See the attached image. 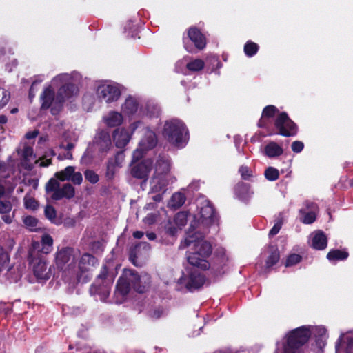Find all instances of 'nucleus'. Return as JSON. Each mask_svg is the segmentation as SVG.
I'll return each instance as SVG.
<instances>
[{
    "label": "nucleus",
    "instance_id": "1",
    "mask_svg": "<svg viewBox=\"0 0 353 353\" xmlns=\"http://www.w3.org/2000/svg\"><path fill=\"white\" fill-rule=\"evenodd\" d=\"M54 176L57 179L51 178L45 187L46 193L50 195L51 199L58 201L63 198L70 199L74 197V187L70 183H65L60 188L57 179L61 181H71L74 185H80L83 181L81 173L76 172L74 167L68 166L64 170L56 172Z\"/></svg>",
    "mask_w": 353,
    "mask_h": 353
},
{
    "label": "nucleus",
    "instance_id": "2",
    "mask_svg": "<svg viewBox=\"0 0 353 353\" xmlns=\"http://www.w3.org/2000/svg\"><path fill=\"white\" fill-rule=\"evenodd\" d=\"M78 88L73 83H65L58 90L57 96L54 97V92L51 86L44 89L41 94V109L46 110L50 108V112L52 115H57L63 108L64 101L78 93Z\"/></svg>",
    "mask_w": 353,
    "mask_h": 353
},
{
    "label": "nucleus",
    "instance_id": "3",
    "mask_svg": "<svg viewBox=\"0 0 353 353\" xmlns=\"http://www.w3.org/2000/svg\"><path fill=\"white\" fill-rule=\"evenodd\" d=\"M163 134L170 143L179 148L183 147L188 141V130L184 123L178 119L166 121Z\"/></svg>",
    "mask_w": 353,
    "mask_h": 353
},
{
    "label": "nucleus",
    "instance_id": "4",
    "mask_svg": "<svg viewBox=\"0 0 353 353\" xmlns=\"http://www.w3.org/2000/svg\"><path fill=\"white\" fill-rule=\"evenodd\" d=\"M310 337V327L301 326L292 330L287 335V343L283 353H302L301 347Z\"/></svg>",
    "mask_w": 353,
    "mask_h": 353
},
{
    "label": "nucleus",
    "instance_id": "5",
    "mask_svg": "<svg viewBox=\"0 0 353 353\" xmlns=\"http://www.w3.org/2000/svg\"><path fill=\"white\" fill-rule=\"evenodd\" d=\"M39 244L34 243L32 248L29 251L28 260L35 277L37 279L48 280L51 275L50 268H48L46 262L39 252Z\"/></svg>",
    "mask_w": 353,
    "mask_h": 353
},
{
    "label": "nucleus",
    "instance_id": "6",
    "mask_svg": "<svg viewBox=\"0 0 353 353\" xmlns=\"http://www.w3.org/2000/svg\"><path fill=\"white\" fill-rule=\"evenodd\" d=\"M194 230H190L188 232V236L181 242L180 249H185L192 246V253H198L199 255L203 256H210L212 253L211 245L203 240V235L200 232L193 233Z\"/></svg>",
    "mask_w": 353,
    "mask_h": 353
},
{
    "label": "nucleus",
    "instance_id": "7",
    "mask_svg": "<svg viewBox=\"0 0 353 353\" xmlns=\"http://www.w3.org/2000/svg\"><path fill=\"white\" fill-rule=\"evenodd\" d=\"M79 256V252L78 250L69 247L63 248L56 253V265L64 272H74Z\"/></svg>",
    "mask_w": 353,
    "mask_h": 353
},
{
    "label": "nucleus",
    "instance_id": "8",
    "mask_svg": "<svg viewBox=\"0 0 353 353\" xmlns=\"http://www.w3.org/2000/svg\"><path fill=\"white\" fill-rule=\"evenodd\" d=\"M216 219L214 210L209 201H205L200 208L198 214L194 216V221L190 225V230H194L196 228H205L212 224ZM200 232V230H199Z\"/></svg>",
    "mask_w": 353,
    "mask_h": 353
},
{
    "label": "nucleus",
    "instance_id": "9",
    "mask_svg": "<svg viewBox=\"0 0 353 353\" xmlns=\"http://www.w3.org/2000/svg\"><path fill=\"white\" fill-rule=\"evenodd\" d=\"M176 181L174 176H163L152 175L150 179V193L156 194L152 199L156 202L163 200V196L168 190V186Z\"/></svg>",
    "mask_w": 353,
    "mask_h": 353
},
{
    "label": "nucleus",
    "instance_id": "10",
    "mask_svg": "<svg viewBox=\"0 0 353 353\" xmlns=\"http://www.w3.org/2000/svg\"><path fill=\"white\" fill-rule=\"evenodd\" d=\"M112 283L113 278L108 275V268L104 265L101 269L100 274L92 284L91 290L106 298L110 294Z\"/></svg>",
    "mask_w": 353,
    "mask_h": 353
},
{
    "label": "nucleus",
    "instance_id": "11",
    "mask_svg": "<svg viewBox=\"0 0 353 353\" xmlns=\"http://www.w3.org/2000/svg\"><path fill=\"white\" fill-rule=\"evenodd\" d=\"M125 274L129 277L132 288L138 293H144L149 289L151 277L148 274H139L133 270L125 269Z\"/></svg>",
    "mask_w": 353,
    "mask_h": 353
},
{
    "label": "nucleus",
    "instance_id": "12",
    "mask_svg": "<svg viewBox=\"0 0 353 353\" xmlns=\"http://www.w3.org/2000/svg\"><path fill=\"white\" fill-rule=\"evenodd\" d=\"M153 168V161L150 159H146L132 165L130 173L136 179L143 181L141 186L146 185L149 174Z\"/></svg>",
    "mask_w": 353,
    "mask_h": 353
},
{
    "label": "nucleus",
    "instance_id": "13",
    "mask_svg": "<svg viewBox=\"0 0 353 353\" xmlns=\"http://www.w3.org/2000/svg\"><path fill=\"white\" fill-rule=\"evenodd\" d=\"M274 125L279 134L285 137L294 136L296 133L295 123L288 117L285 112L281 113L275 120Z\"/></svg>",
    "mask_w": 353,
    "mask_h": 353
},
{
    "label": "nucleus",
    "instance_id": "14",
    "mask_svg": "<svg viewBox=\"0 0 353 353\" xmlns=\"http://www.w3.org/2000/svg\"><path fill=\"white\" fill-rule=\"evenodd\" d=\"M131 283L124 270L122 276L119 279L114 292L115 302L120 304L123 302L130 292Z\"/></svg>",
    "mask_w": 353,
    "mask_h": 353
},
{
    "label": "nucleus",
    "instance_id": "15",
    "mask_svg": "<svg viewBox=\"0 0 353 353\" xmlns=\"http://www.w3.org/2000/svg\"><path fill=\"white\" fill-rule=\"evenodd\" d=\"M154 173L152 175L163 176H173L170 172L171 161L169 157L165 154H160L154 165L153 164Z\"/></svg>",
    "mask_w": 353,
    "mask_h": 353
},
{
    "label": "nucleus",
    "instance_id": "16",
    "mask_svg": "<svg viewBox=\"0 0 353 353\" xmlns=\"http://www.w3.org/2000/svg\"><path fill=\"white\" fill-rule=\"evenodd\" d=\"M97 96L106 103H110L117 100L120 96L119 90L114 85L104 84L98 87Z\"/></svg>",
    "mask_w": 353,
    "mask_h": 353
},
{
    "label": "nucleus",
    "instance_id": "17",
    "mask_svg": "<svg viewBox=\"0 0 353 353\" xmlns=\"http://www.w3.org/2000/svg\"><path fill=\"white\" fill-rule=\"evenodd\" d=\"M157 139L154 132L147 129L144 137L140 141L139 148L137 149L133 153L134 158L138 159L142 155V151L148 150L153 148L157 145Z\"/></svg>",
    "mask_w": 353,
    "mask_h": 353
},
{
    "label": "nucleus",
    "instance_id": "18",
    "mask_svg": "<svg viewBox=\"0 0 353 353\" xmlns=\"http://www.w3.org/2000/svg\"><path fill=\"white\" fill-rule=\"evenodd\" d=\"M93 143L100 152H107L112 146L110 134L104 130L99 131L96 134Z\"/></svg>",
    "mask_w": 353,
    "mask_h": 353
},
{
    "label": "nucleus",
    "instance_id": "19",
    "mask_svg": "<svg viewBox=\"0 0 353 353\" xmlns=\"http://www.w3.org/2000/svg\"><path fill=\"white\" fill-rule=\"evenodd\" d=\"M124 160L123 153L117 152L116 155L108 160L106 168V176L111 179L114 177L117 169L121 167Z\"/></svg>",
    "mask_w": 353,
    "mask_h": 353
},
{
    "label": "nucleus",
    "instance_id": "20",
    "mask_svg": "<svg viewBox=\"0 0 353 353\" xmlns=\"http://www.w3.org/2000/svg\"><path fill=\"white\" fill-rule=\"evenodd\" d=\"M22 158L21 165L28 170H31L33 168V161L34 163H38V161L35 159L36 155L34 154L32 148L27 145L23 146Z\"/></svg>",
    "mask_w": 353,
    "mask_h": 353
},
{
    "label": "nucleus",
    "instance_id": "21",
    "mask_svg": "<svg viewBox=\"0 0 353 353\" xmlns=\"http://www.w3.org/2000/svg\"><path fill=\"white\" fill-rule=\"evenodd\" d=\"M208 257L209 256L199 255L198 253L190 252L187 256V259L190 265L201 270H205L210 268V263L207 260Z\"/></svg>",
    "mask_w": 353,
    "mask_h": 353
},
{
    "label": "nucleus",
    "instance_id": "22",
    "mask_svg": "<svg viewBox=\"0 0 353 353\" xmlns=\"http://www.w3.org/2000/svg\"><path fill=\"white\" fill-rule=\"evenodd\" d=\"M310 327V336L316 338V343L319 347L322 348L326 344L327 339V330L323 326H307Z\"/></svg>",
    "mask_w": 353,
    "mask_h": 353
},
{
    "label": "nucleus",
    "instance_id": "23",
    "mask_svg": "<svg viewBox=\"0 0 353 353\" xmlns=\"http://www.w3.org/2000/svg\"><path fill=\"white\" fill-rule=\"evenodd\" d=\"M98 263L97 259L92 254H83L79 262V270L83 274L89 272L91 268L95 266Z\"/></svg>",
    "mask_w": 353,
    "mask_h": 353
},
{
    "label": "nucleus",
    "instance_id": "24",
    "mask_svg": "<svg viewBox=\"0 0 353 353\" xmlns=\"http://www.w3.org/2000/svg\"><path fill=\"white\" fill-rule=\"evenodd\" d=\"M188 35L198 49L202 50L205 47V38L197 28L194 27L189 28L188 30Z\"/></svg>",
    "mask_w": 353,
    "mask_h": 353
},
{
    "label": "nucleus",
    "instance_id": "25",
    "mask_svg": "<svg viewBox=\"0 0 353 353\" xmlns=\"http://www.w3.org/2000/svg\"><path fill=\"white\" fill-rule=\"evenodd\" d=\"M113 140L117 148L125 147L130 140V134L123 128H118L114 131Z\"/></svg>",
    "mask_w": 353,
    "mask_h": 353
},
{
    "label": "nucleus",
    "instance_id": "26",
    "mask_svg": "<svg viewBox=\"0 0 353 353\" xmlns=\"http://www.w3.org/2000/svg\"><path fill=\"white\" fill-rule=\"evenodd\" d=\"M205 282L204 276L199 272L194 271L190 273L188 281L185 283L186 288L192 291L201 287Z\"/></svg>",
    "mask_w": 353,
    "mask_h": 353
},
{
    "label": "nucleus",
    "instance_id": "27",
    "mask_svg": "<svg viewBox=\"0 0 353 353\" xmlns=\"http://www.w3.org/2000/svg\"><path fill=\"white\" fill-rule=\"evenodd\" d=\"M327 244V239L322 231H317L312 234V247L315 250H324Z\"/></svg>",
    "mask_w": 353,
    "mask_h": 353
},
{
    "label": "nucleus",
    "instance_id": "28",
    "mask_svg": "<svg viewBox=\"0 0 353 353\" xmlns=\"http://www.w3.org/2000/svg\"><path fill=\"white\" fill-rule=\"evenodd\" d=\"M23 270V267L20 264L8 266L4 274L10 282H17L22 276Z\"/></svg>",
    "mask_w": 353,
    "mask_h": 353
},
{
    "label": "nucleus",
    "instance_id": "29",
    "mask_svg": "<svg viewBox=\"0 0 353 353\" xmlns=\"http://www.w3.org/2000/svg\"><path fill=\"white\" fill-rule=\"evenodd\" d=\"M103 120L109 127H115L121 124L123 117L121 114L117 112H111L104 117Z\"/></svg>",
    "mask_w": 353,
    "mask_h": 353
},
{
    "label": "nucleus",
    "instance_id": "30",
    "mask_svg": "<svg viewBox=\"0 0 353 353\" xmlns=\"http://www.w3.org/2000/svg\"><path fill=\"white\" fill-rule=\"evenodd\" d=\"M283 149L275 142H270L264 148V152L270 158L279 157L283 154Z\"/></svg>",
    "mask_w": 353,
    "mask_h": 353
},
{
    "label": "nucleus",
    "instance_id": "31",
    "mask_svg": "<svg viewBox=\"0 0 353 353\" xmlns=\"http://www.w3.org/2000/svg\"><path fill=\"white\" fill-rule=\"evenodd\" d=\"M236 193L241 200L246 201L253 194V192L250 190V187L248 184L241 183L236 187Z\"/></svg>",
    "mask_w": 353,
    "mask_h": 353
},
{
    "label": "nucleus",
    "instance_id": "32",
    "mask_svg": "<svg viewBox=\"0 0 353 353\" xmlns=\"http://www.w3.org/2000/svg\"><path fill=\"white\" fill-rule=\"evenodd\" d=\"M44 214L46 219H48L51 223L60 225L61 223V219L57 216V211L54 207L50 205H47L44 210Z\"/></svg>",
    "mask_w": 353,
    "mask_h": 353
},
{
    "label": "nucleus",
    "instance_id": "33",
    "mask_svg": "<svg viewBox=\"0 0 353 353\" xmlns=\"http://www.w3.org/2000/svg\"><path fill=\"white\" fill-rule=\"evenodd\" d=\"M137 108V101L132 97H128L122 106L123 111L128 114L134 113Z\"/></svg>",
    "mask_w": 353,
    "mask_h": 353
},
{
    "label": "nucleus",
    "instance_id": "34",
    "mask_svg": "<svg viewBox=\"0 0 353 353\" xmlns=\"http://www.w3.org/2000/svg\"><path fill=\"white\" fill-rule=\"evenodd\" d=\"M347 341V353H352L353 351V336L352 334H347L344 336V334H341L337 342L336 343V350L338 351L341 343L343 341Z\"/></svg>",
    "mask_w": 353,
    "mask_h": 353
},
{
    "label": "nucleus",
    "instance_id": "35",
    "mask_svg": "<svg viewBox=\"0 0 353 353\" xmlns=\"http://www.w3.org/2000/svg\"><path fill=\"white\" fill-rule=\"evenodd\" d=\"M347 257L348 253L347 252L339 250H330L327 254V258L330 261L344 260Z\"/></svg>",
    "mask_w": 353,
    "mask_h": 353
},
{
    "label": "nucleus",
    "instance_id": "36",
    "mask_svg": "<svg viewBox=\"0 0 353 353\" xmlns=\"http://www.w3.org/2000/svg\"><path fill=\"white\" fill-rule=\"evenodd\" d=\"M185 201V195L181 192H176L172 196L170 205L173 208H178L183 205Z\"/></svg>",
    "mask_w": 353,
    "mask_h": 353
},
{
    "label": "nucleus",
    "instance_id": "37",
    "mask_svg": "<svg viewBox=\"0 0 353 353\" xmlns=\"http://www.w3.org/2000/svg\"><path fill=\"white\" fill-rule=\"evenodd\" d=\"M52 243L53 239L51 236H50L49 234L43 235L41 239L42 252L44 254L49 253L51 250Z\"/></svg>",
    "mask_w": 353,
    "mask_h": 353
},
{
    "label": "nucleus",
    "instance_id": "38",
    "mask_svg": "<svg viewBox=\"0 0 353 353\" xmlns=\"http://www.w3.org/2000/svg\"><path fill=\"white\" fill-rule=\"evenodd\" d=\"M280 259L279 252L277 248H272L270 254L266 260V267L270 268L275 265Z\"/></svg>",
    "mask_w": 353,
    "mask_h": 353
},
{
    "label": "nucleus",
    "instance_id": "39",
    "mask_svg": "<svg viewBox=\"0 0 353 353\" xmlns=\"http://www.w3.org/2000/svg\"><path fill=\"white\" fill-rule=\"evenodd\" d=\"M24 206L26 209L34 210L38 208V202L36 199L30 196L29 194H26L23 198Z\"/></svg>",
    "mask_w": 353,
    "mask_h": 353
},
{
    "label": "nucleus",
    "instance_id": "40",
    "mask_svg": "<svg viewBox=\"0 0 353 353\" xmlns=\"http://www.w3.org/2000/svg\"><path fill=\"white\" fill-rule=\"evenodd\" d=\"M143 247V249L149 250L150 245L147 243H140L137 245L131 251L130 255V259L133 263L134 265H137L136 260L138 258L137 252L140 250V248Z\"/></svg>",
    "mask_w": 353,
    "mask_h": 353
},
{
    "label": "nucleus",
    "instance_id": "41",
    "mask_svg": "<svg viewBox=\"0 0 353 353\" xmlns=\"http://www.w3.org/2000/svg\"><path fill=\"white\" fill-rule=\"evenodd\" d=\"M10 261L8 254L1 248H0V272L5 270Z\"/></svg>",
    "mask_w": 353,
    "mask_h": 353
},
{
    "label": "nucleus",
    "instance_id": "42",
    "mask_svg": "<svg viewBox=\"0 0 353 353\" xmlns=\"http://www.w3.org/2000/svg\"><path fill=\"white\" fill-rule=\"evenodd\" d=\"M205 65V63L203 60L196 59L187 64V68L193 72H197L201 70Z\"/></svg>",
    "mask_w": 353,
    "mask_h": 353
},
{
    "label": "nucleus",
    "instance_id": "43",
    "mask_svg": "<svg viewBox=\"0 0 353 353\" xmlns=\"http://www.w3.org/2000/svg\"><path fill=\"white\" fill-rule=\"evenodd\" d=\"M259 46L256 43L248 41L244 46V52L248 57L254 56L258 51Z\"/></svg>",
    "mask_w": 353,
    "mask_h": 353
},
{
    "label": "nucleus",
    "instance_id": "44",
    "mask_svg": "<svg viewBox=\"0 0 353 353\" xmlns=\"http://www.w3.org/2000/svg\"><path fill=\"white\" fill-rule=\"evenodd\" d=\"M23 222L30 230L34 231L37 230L38 220L36 218L32 216H27L23 219Z\"/></svg>",
    "mask_w": 353,
    "mask_h": 353
},
{
    "label": "nucleus",
    "instance_id": "45",
    "mask_svg": "<svg viewBox=\"0 0 353 353\" xmlns=\"http://www.w3.org/2000/svg\"><path fill=\"white\" fill-rule=\"evenodd\" d=\"M188 221V213L186 212H178L175 217L174 221L178 227H182L185 225Z\"/></svg>",
    "mask_w": 353,
    "mask_h": 353
},
{
    "label": "nucleus",
    "instance_id": "46",
    "mask_svg": "<svg viewBox=\"0 0 353 353\" xmlns=\"http://www.w3.org/2000/svg\"><path fill=\"white\" fill-rule=\"evenodd\" d=\"M265 176L268 180L273 181L279 178V173L277 169L269 167L265 171Z\"/></svg>",
    "mask_w": 353,
    "mask_h": 353
},
{
    "label": "nucleus",
    "instance_id": "47",
    "mask_svg": "<svg viewBox=\"0 0 353 353\" xmlns=\"http://www.w3.org/2000/svg\"><path fill=\"white\" fill-rule=\"evenodd\" d=\"M10 98V92L4 88H0V109L8 103Z\"/></svg>",
    "mask_w": 353,
    "mask_h": 353
},
{
    "label": "nucleus",
    "instance_id": "48",
    "mask_svg": "<svg viewBox=\"0 0 353 353\" xmlns=\"http://www.w3.org/2000/svg\"><path fill=\"white\" fill-rule=\"evenodd\" d=\"M12 209V205L8 200L0 199V214H8Z\"/></svg>",
    "mask_w": 353,
    "mask_h": 353
},
{
    "label": "nucleus",
    "instance_id": "49",
    "mask_svg": "<svg viewBox=\"0 0 353 353\" xmlns=\"http://www.w3.org/2000/svg\"><path fill=\"white\" fill-rule=\"evenodd\" d=\"M301 259H302V257L299 254H292L288 257L286 262H285V266L290 267V266L294 265L297 264L298 263H299L301 261Z\"/></svg>",
    "mask_w": 353,
    "mask_h": 353
},
{
    "label": "nucleus",
    "instance_id": "50",
    "mask_svg": "<svg viewBox=\"0 0 353 353\" xmlns=\"http://www.w3.org/2000/svg\"><path fill=\"white\" fill-rule=\"evenodd\" d=\"M85 178L87 181H88L91 183H97L99 181V176L94 171L90 170H87L84 173Z\"/></svg>",
    "mask_w": 353,
    "mask_h": 353
},
{
    "label": "nucleus",
    "instance_id": "51",
    "mask_svg": "<svg viewBox=\"0 0 353 353\" xmlns=\"http://www.w3.org/2000/svg\"><path fill=\"white\" fill-rule=\"evenodd\" d=\"M277 111V108L274 105H268L266 106L263 111V117H272L276 112Z\"/></svg>",
    "mask_w": 353,
    "mask_h": 353
},
{
    "label": "nucleus",
    "instance_id": "52",
    "mask_svg": "<svg viewBox=\"0 0 353 353\" xmlns=\"http://www.w3.org/2000/svg\"><path fill=\"white\" fill-rule=\"evenodd\" d=\"M160 108L155 104L148 105V112L151 117H158L160 114Z\"/></svg>",
    "mask_w": 353,
    "mask_h": 353
},
{
    "label": "nucleus",
    "instance_id": "53",
    "mask_svg": "<svg viewBox=\"0 0 353 353\" xmlns=\"http://www.w3.org/2000/svg\"><path fill=\"white\" fill-rule=\"evenodd\" d=\"M316 220V215L313 211L309 212L305 214L302 221L305 224H311Z\"/></svg>",
    "mask_w": 353,
    "mask_h": 353
},
{
    "label": "nucleus",
    "instance_id": "54",
    "mask_svg": "<svg viewBox=\"0 0 353 353\" xmlns=\"http://www.w3.org/2000/svg\"><path fill=\"white\" fill-rule=\"evenodd\" d=\"M283 225L281 219L278 220L269 232L270 236H273L279 233Z\"/></svg>",
    "mask_w": 353,
    "mask_h": 353
},
{
    "label": "nucleus",
    "instance_id": "55",
    "mask_svg": "<svg viewBox=\"0 0 353 353\" xmlns=\"http://www.w3.org/2000/svg\"><path fill=\"white\" fill-rule=\"evenodd\" d=\"M69 79V75L67 74H61L59 75H57L55 77L52 81V83L54 85H59V83H64L66 82Z\"/></svg>",
    "mask_w": 353,
    "mask_h": 353
},
{
    "label": "nucleus",
    "instance_id": "56",
    "mask_svg": "<svg viewBox=\"0 0 353 353\" xmlns=\"http://www.w3.org/2000/svg\"><path fill=\"white\" fill-rule=\"evenodd\" d=\"M239 172L241 173V177L247 180L251 176V170L247 166H241L239 168Z\"/></svg>",
    "mask_w": 353,
    "mask_h": 353
},
{
    "label": "nucleus",
    "instance_id": "57",
    "mask_svg": "<svg viewBox=\"0 0 353 353\" xmlns=\"http://www.w3.org/2000/svg\"><path fill=\"white\" fill-rule=\"evenodd\" d=\"M304 145L303 142L295 141L292 143V150L294 152H300L303 149Z\"/></svg>",
    "mask_w": 353,
    "mask_h": 353
},
{
    "label": "nucleus",
    "instance_id": "58",
    "mask_svg": "<svg viewBox=\"0 0 353 353\" xmlns=\"http://www.w3.org/2000/svg\"><path fill=\"white\" fill-rule=\"evenodd\" d=\"M26 184L32 186L34 190H37L39 185L38 179H28L26 180Z\"/></svg>",
    "mask_w": 353,
    "mask_h": 353
},
{
    "label": "nucleus",
    "instance_id": "59",
    "mask_svg": "<svg viewBox=\"0 0 353 353\" xmlns=\"http://www.w3.org/2000/svg\"><path fill=\"white\" fill-rule=\"evenodd\" d=\"M165 230L166 232L172 236L175 235L176 233L177 232V228L174 225H172L171 224L168 225L165 227Z\"/></svg>",
    "mask_w": 353,
    "mask_h": 353
},
{
    "label": "nucleus",
    "instance_id": "60",
    "mask_svg": "<svg viewBox=\"0 0 353 353\" xmlns=\"http://www.w3.org/2000/svg\"><path fill=\"white\" fill-rule=\"evenodd\" d=\"M1 219L2 220L7 224H10L12 222V217L13 216H10L8 214H2Z\"/></svg>",
    "mask_w": 353,
    "mask_h": 353
},
{
    "label": "nucleus",
    "instance_id": "61",
    "mask_svg": "<svg viewBox=\"0 0 353 353\" xmlns=\"http://www.w3.org/2000/svg\"><path fill=\"white\" fill-rule=\"evenodd\" d=\"M37 135H38V131L34 130V131L29 132L26 133V137L28 139H32L35 138Z\"/></svg>",
    "mask_w": 353,
    "mask_h": 353
},
{
    "label": "nucleus",
    "instance_id": "62",
    "mask_svg": "<svg viewBox=\"0 0 353 353\" xmlns=\"http://www.w3.org/2000/svg\"><path fill=\"white\" fill-rule=\"evenodd\" d=\"M58 159L59 160H63L64 159H72V154L71 152H67V153L65 154H64V156H61V154L59 155L58 157Z\"/></svg>",
    "mask_w": 353,
    "mask_h": 353
},
{
    "label": "nucleus",
    "instance_id": "63",
    "mask_svg": "<svg viewBox=\"0 0 353 353\" xmlns=\"http://www.w3.org/2000/svg\"><path fill=\"white\" fill-rule=\"evenodd\" d=\"M74 147V145L72 143H68L65 146L63 144L60 145V148H63L68 152H70Z\"/></svg>",
    "mask_w": 353,
    "mask_h": 353
},
{
    "label": "nucleus",
    "instance_id": "64",
    "mask_svg": "<svg viewBox=\"0 0 353 353\" xmlns=\"http://www.w3.org/2000/svg\"><path fill=\"white\" fill-rule=\"evenodd\" d=\"M162 314V311L160 310H154L152 314H151V316L152 318L154 319H159V317H161Z\"/></svg>",
    "mask_w": 353,
    "mask_h": 353
}]
</instances>
